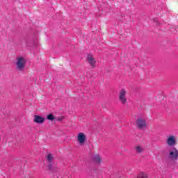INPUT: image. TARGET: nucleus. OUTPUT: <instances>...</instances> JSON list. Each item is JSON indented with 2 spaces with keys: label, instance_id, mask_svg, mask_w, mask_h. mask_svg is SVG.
<instances>
[{
  "label": "nucleus",
  "instance_id": "nucleus-1",
  "mask_svg": "<svg viewBox=\"0 0 178 178\" xmlns=\"http://www.w3.org/2000/svg\"><path fill=\"white\" fill-rule=\"evenodd\" d=\"M26 63L27 61L26 60V58L23 57H17L16 58V67L17 70H19V72L24 70V67H26Z\"/></svg>",
  "mask_w": 178,
  "mask_h": 178
},
{
  "label": "nucleus",
  "instance_id": "nucleus-2",
  "mask_svg": "<svg viewBox=\"0 0 178 178\" xmlns=\"http://www.w3.org/2000/svg\"><path fill=\"white\" fill-rule=\"evenodd\" d=\"M168 158L169 159H171V161L178 160V151L177 148L174 147L169 151Z\"/></svg>",
  "mask_w": 178,
  "mask_h": 178
},
{
  "label": "nucleus",
  "instance_id": "nucleus-3",
  "mask_svg": "<svg viewBox=\"0 0 178 178\" xmlns=\"http://www.w3.org/2000/svg\"><path fill=\"white\" fill-rule=\"evenodd\" d=\"M119 101L124 105L126 102H127V98L126 97V90L124 89H122L119 92Z\"/></svg>",
  "mask_w": 178,
  "mask_h": 178
},
{
  "label": "nucleus",
  "instance_id": "nucleus-4",
  "mask_svg": "<svg viewBox=\"0 0 178 178\" xmlns=\"http://www.w3.org/2000/svg\"><path fill=\"white\" fill-rule=\"evenodd\" d=\"M166 143L169 147H175L176 145V138L173 136H170L166 140Z\"/></svg>",
  "mask_w": 178,
  "mask_h": 178
},
{
  "label": "nucleus",
  "instance_id": "nucleus-5",
  "mask_svg": "<svg viewBox=\"0 0 178 178\" xmlns=\"http://www.w3.org/2000/svg\"><path fill=\"white\" fill-rule=\"evenodd\" d=\"M136 125L140 129H144V127H147V122H145V120L139 118L136 121Z\"/></svg>",
  "mask_w": 178,
  "mask_h": 178
},
{
  "label": "nucleus",
  "instance_id": "nucleus-6",
  "mask_svg": "<svg viewBox=\"0 0 178 178\" xmlns=\"http://www.w3.org/2000/svg\"><path fill=\"white\" fill-rule=\"evenodd\" d=\"M86 135L83 132H81L78 134L77 141L80 144V145H83V144L86 143Z\"/></svg>",
  "mask_w": 178,
  "mask_h": 178
},
{
  "label": "nucleus",
  "instance_id": "nucleus-7",
  "mask_svg": "<svg viewBox=\"0 0 178 178\" xmlns=\"http://www.w3.org/2000/svg\"><path fill=\"white\" fill-rule=\"evenodd\" d=\"M33 122L34 123H38V124L44 123V122H45V118L40 115H35L34 116Z\"/></svg>",
  "mask_w": 178,
  "mask_h": 178
},
{
  "label": "nucleus",
  "instance_id": "nucleus-8",
  "mask_svg": "<svg viewBox=\"0 0 178 178\" xmlns=\"http://www.w3.org/2000/svg\"><path fill=\"white\" fill-rule=\"evenodd\" d=\"M88 62L90 64V66L92 67H95V58H94V56H92V54H88Z\"/></svg>",
  "mask_w": 178,
  "mask_h": 178
},
{
  "label": "nucleus",
  "instance_id": "nucleus-9",
  "mask_svg": "<svg viewBox=\"0 0 178 178\" xmlns=\"http://www.w3.org/2000/svg\"><path fill=\"white\" fill-rule=\"evenodd\" d=\"M136 154H141L144 152V147L141 145H138L135 147Z\"/></svg>",
  "mask_w": 178,
  "mask_h": 178
},
{
  "label": "nucleus",
  "instance_id": "nucleus-10",
  "mask_svg": "<svg viewBox=\"0 0 178 178\" xmlns=\"http://www.w3.org/2000/svg\"><path fill=\"white\" fill-rule=\"evenodd\" d=\"M48 170L51 172V173H55V172H57L56 167L54 166V164L50 163L47 165Z\"/></svg>",
  "mask_w": 178,
  "mask_h": 178
},
{
  "label": "nucleus",
  "instance_id": "nucleus-11",
  "mask_svg": "<svg viewBox=\"0 0 178 178\" xmlns=\"http://www.w3.org/2000/svg\"><path fill=\"white\" fill-rule=\"evenodd\" d=\"M47 161L48 162V165H51V163L54 162V155H52V154H47Z\"/></svg>",
  "mask_w": 178,
  "mask_h": 178
},
{
  "label": "nucleus",
  "instance_id": "nucleus-12",
  "mask_svg": "<svg viewBox=\"0 0 178 178\" xmlns=\"http://www.w3.org/2000/svg\"><path fill=\"white\" fill-rule=\"evenodd\" d=\"M94 161L96 163H101V162H102V159L99 156V154H96L94 156Z\"/></svg>",
  "mask_w": 178,
  "mask_h": 178
},
{
  "label": "nucleus",
  "instance_id": "nucleus-13",
  "mask_svg": "<svg viewBox=\"0 0 178 178\" xmlns=\"http://www.w3.org/2000/svg\"><path fill=\"white\" fill-rule=\"evenodd\" d=\"M147 175L145 172H140L138 175V178H147Z\"/></svg>",
  "mask_w": 178,
  "mask_h": 178
},
{
  "label": "nucleus",
  "instance_id": "nucleus-14",
  "mask_svg": "<svg viewBox=\"0 0 178 178\" xmlns=\"http://www.w3.org/2000/svg\"><path fill=\"white\" fill-rule=\"evenodd\" d=\"M47 119L48 120H55V116H54V115H52V114H50V115H47Z\"/></svg>",
  "mask_w": 178,
  "mask_h": 178
},
{
  "label": "nucleus",
  "instance_id": "nucleus-15",
  "mask_svg": "<svg viewBox=\"0 0 178 178\" xmlns=\"http://www.w3.org/2000/svg\"><path fill=\"white\" fill-rule=\"evenodd\" d=\"M154 22H155L156 23H158V19H154Z\"/></svg>",
  "mask_w": 178,
  "mask_h": 178
}]
</instances>
